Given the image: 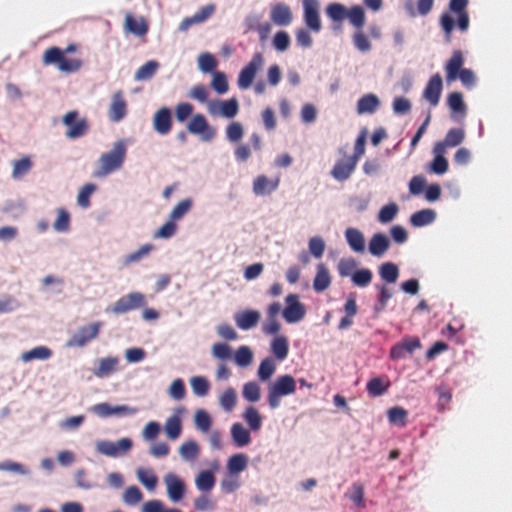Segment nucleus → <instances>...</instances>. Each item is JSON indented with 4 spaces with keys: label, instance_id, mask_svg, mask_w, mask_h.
Here are the masks:
<instances>
[{
    "label": "nucleus",
    "instance_id": "obj_1",
    "mask_svg": "<svg viewBox=\"0 0 512 512\" xmlns=\"http://www.w3.org/2000/svg\"><path fill=\"white\" fill-rule=\"evenodd\" d=\"M76 50L75 44H69L64 50L56 46L49 47L43 53L42 62L44 65H56L63 73H74L82 67L83 62L79 58H68L65 54Z\"/></svg>",
    "mask_w": 512,
    "mask_h": 512
},
{
    "label": "nucleus",
    "instance_id": "obj_2",
    "mask_svg": "<svg viewBox=\"0 0 512 512\" xmlns=\"http://www.w3.org/2000/svg\"><path fill=\"white\" fill-rule=\"evenodd\" d=\"M127 143L124 139L116 141L111 150L103 153L98 160V168L94 172L97 177H104L119 170L126 158Z\"/></svg>",
    "mask_w": 512,
    "mask_h": 512
},
{
    "label": "nucleus",
    "instance_id": "obj_3",
    "mask_svg": "<svg viewBox=\"0 0 512 512\" xmlns=\"http://www.w3.org/2000/svg\"><path fill=\"white\" fill-rule=\"evenodd\" d=\"M463 63L464 58L462 52L455 50L445 65L446 80L450 83L459 78L463 86L472 88L476 83L475 75L472 70L462 68Z\"/></svg>",
    "mask_w": 512,
    "mask_h": 512
},
{
    "label": "nucleus",
    "instance_id": "obj_4",
    "mask_svg": "<svg viewBox=\"0 0 512 512\" xmlns=\"http://www.w3.org/2000/svg\"><path fill=\"white\" fill-rule=\"evenodd\" d=\"M296 391V380L289 374L279 376L268 387L267 401L270 408L279 407L281 398L294 394Z\"/></svg>",
    "mask_w": 512,
    "mask_h": 512
},
{
    "label": "nucleus",
    "instance_id": "obj_5",
    "mask_svg": "<svg viewBox=\"0 0 512 512\" xmlns=\"http://www.w3.org/2000/svg\"><path fill=\"white\" fill-rule=\"evenodd\" d=\"M62 123L68 128L65 135L69 139L83 137L89 130L87 120L79 118V113L76 110L67 112L62 118Z\"/></svg>",
    "mask_w": 512,
    "mask_h": 512
},
{
    "label": "nucleus",
    "instance_id": "obj_6",
    "mask_svg": "<svg viewBox=\"0 0 512 512\" xmlns=\"http://www.w3.org/2000/svg\"><path fill=\"white\" fill-rule=\"evenodd\" d=\"M145 305V296L140 292H132L118 299L107 311H111L114 314H124Z\"/></svg>",
    "mask_w": 512,
    "mask_h": 512
},
{
    "label": "nucleus",
    "instance_id": "obj_7",
    "mask_svg": "<svg viewBox=\"0 0 512 512\" xmlns=\"http://www.w3.org/2000/svg\"><path fill=\"white\" fill-rule=\"evenodd\" d=\"M264 64V57L261 53L253 55L250 62L240 71L237 84L240 89H248Z\"/></svg>",
    "mask_w": 512,
    "mask_h": 512
},
{
    "label": "nucleus",
    "instance_id": "obj_8",
    "mask_svg": "<svg viewBox=\"0 0 512 512\" xmlns=\"http://www.w3.org/2000/svg\"><path fill=\"white\" fill-rule=\"evenodd\" d=\"M102 322H95L83 326L77 330L75 334L67 341L68 347H83L91 340L97 338Z\"/></svg>",
    "mask_w": 512,
    "mask_h": 512
},
{
    "label": "nucleus",
    "instance_id": "obj_9",
    "mask_svg": "<svg viewBox=\"0 0 512 512\" xmlns=\"http://www.w3.org/2000/svg\"><path fill=\"white\" fill-rule=\"evenodd\" d=\"M132 447V441L129 438H122L116 442L102 440L96 443V450L108 457H119L126 454Z\"/></svg>",
    "mask_w": 512,
    "mask_h": 512
},
{
    "label": "nucleus",
    "instance_id": "obj_10",
    "mask_svg": "<svg viewBox=\"0 0 512 512\" xmlns=\"http://www.w3.org/2000/svg\"><path fill=\"white\" fill-rule=\"evenodd\" d=\"M208 112L212 116L220 115L225 118H233L238 114L239 104L236 98L229 100H213L208 103Z\"/></svg>",
    "mask_w": 512,
    "mask_h": 512
},
{
    "label": "nucleus",
    "instance_id": "obj_11",
    "mask_svg": "<svg viewBox=\"0 0 512 512\" xmlns=\"http://www.w3.org/2000/svg\"><path fill=\"white\" fill-rule=\"evenodd\" d=\"M286 307L283 310V317L288 323H296L301 321L305 314L306 308L299 301L297 294H289L285 298Z\"/></svg>",
    "mask_w": 512,
    "mask_h": 512
},
{
    "label": "nucleus",
    "instance_id": "obj_12",
    "mask_svg": "<svg viewBox=\"0 0 512 512\" xmlns=\"http://www.w3.org/2000/svg\"><path fill=\"white\" fill-rule=\"evenodd\" d=\"M187 130L191 134L201 135L202 140L210 141L214 138L216 130L209 126L207 119L202 114L192 116L187 124Z\"/></svg>",
    "mask_w": 512,
    "mask_h": 512
},
{
    "label": "nucleus",
    "instance_id": "obj_13",
    "mask_svg": "<svg viewBox=\"0 0 512 512\" xmlns=\"http://www.w3.org/2000/svg\"><path fill=\"white\" fill-rule=\"evenodd\" d=\"M421 347V342L417 337L407 336L399 343H396L390 349V358L393 360H400L407 355L414 353L416 349Z\"/></svg>",
    "mask_w": 512,
    "mask_h": 512
},
{
    "label": "nucleus",
    "instance_id": "obj_14",
    "mask_svg": "<svg viewBox=\"0 0 512 512\" xmlns=\"http://www.w3.org/2000/svg\"><path fill=\"white\" fill-rule=\"evenodd\" d=\"M304 22L312 31L319 32L322 28L318 0H303Z\"/></svg>",
    "mask_w": 512,
    "mask_h": 512
},
{
    "label": "nucleus",
    "instance_id": "obj_15",
    "mask_svg": "<svg viewBox=\"0 0 512 512\" xmlns=\"http://www.w3.org/2000/svg\"><path fill=\"white\" fill-rule=\"evenodd\" d=\"M164 483L170 500L173 502L182 500L185 494V483L180 477L174 473H168L164 477Z\"/></svg>",
    "mask_w": 512,
    "mask_h": 512
},
{
    "label": "nucleus",
    "instance_id": "obj_16",
    "mask_svg": "<svg viewBox=\"0 0 512 512\" xmlns=\"http://www.w3.org/2000/svg\"><path fill=\"white\" fill-rule=\"evenodd\" d=\"M468 3L469 0H450L449 3V11L456 14L457 26L461 32H466L469 28Z\"/></svg>",
    "mask_w": 512,
    "mask_h": 512
},
{
    "label": "nucleus",
    "instance_id": "obj_17",
    "mask_svg": "<svg viewBox=\"0 0 512 512\" xmlns=\"http://www.w3.org/2000/svg\"><path fill=\"white\" fill-rule=\"evenodd\" d=\"M153 128L160 135H166L171 131L172 116L168 107H162L156 111L153 116Z\"/></svg>",
    "mask_w": 512,
    "mask_h": 512
},
{
    "label": "nucleus",
    "instance_id": "obj_18",
    "mask_svg": "<svg viewBox=\"0 0 512 512\" xmlns=\"http://www.w3.org/2000/svg\"><path fill=\"white\" fill-rule=\"evenodd\" d=\"M443 84L442 78L439 73L433 75L423 92V97L432 105L436 106L439 103Z\"/></svg>",
    "mask_w": 512,
    "mask_h": 512
},
{
    "label": "nucleus",
    "instance_id": "obj_19",
    "mask_svg": "<svg viewBox=\"0 0 512 512\" xmlns=\"http://www.w3.org/2000/svg\"><path fill=\"white\" fill-rule=\"evenodd\" d=\"M465 139V131L463 128L450 129L444 140L436 142L435 146L440 153H446L447 148H452L460 145Z\"/></svg>",
    "mask_w": 512,
    "mask_h": 512
},
{
    "label": "nucleus",
    "instance_id": "obj_20",
    "mask_svg": "<svg viewBox=\"0 0 512 512\" xmlns=\"http://www.w3.org/2000/svg\"><path fill=\"white\" fill-rule=\"evenodd\" d=\"M270 18L278 26H288L293 20V14L287 4L277 3L271 8Z\"/></svg>",
    "mask_w": 512,
    "mask_h": 512
},
{
    "label": "nucleus",
    "instance_id": "obj_21",
    "mask_svg": "<svg viewBox=\"0 0 512 512\" xmlns=\"http://www.w3.org/2000/svg\"><path fill=\"white\" fill-rule=\"evenodd\" d=\"M126 101L123 97L122 91H117L113 94L112 103L109 108V117L114 122H119L126 115Z\"/></svg>",
    "mask_w": 512,
    "mask_h": 512
},
{
    "label": "nucleus",
    "instance_id": "obj_22",
    "mask_svg": "<svg viewBox=\"0 0 512 512\" xmlns=\"http://www.w3.org/2000/svg\"><path fill=\"white\" fill-rule=\"evenodd\" d=\"M261 315L256 310H244L240 313H237L234 317L236 325L242 330H249L255 327Z\"/></svg>",
    "mask_w": 512,
    "mask_h": 512
},
{
    "label": "nucleus",
    "instance_id": "obj_23",
    "mask_svg": "<svg viewBox=\"0 0 512 512\" xmlns=\"http://www.w3.org/2000/svg\"><path fill=\"white\" fill-rule=\"evenodd\" d=\"M356 164L357 162L355 158L348 157L346 159L339 160L333 167V177L340 181L348 179L355 169Z\"/></svg>",
    "mask_w": 512,
    "mask_h": 512
},
{
    "label": "nucleus",
    "instance_id": "obj_24",
    "mask_svg": "<svg viewBox=\"0 0 512 512\" xmlns=\"http://www.w3.org/2000/svg\"><path fill=\"white\" fill-rule=\"evenodd\" d=\"M124 28L127 32L136 36H144L148 32V23L143 17L135 18L128 13L125 16Z\"/></svg>",
    "mask_w": 512,
    "mask_h": 512
},
{
    "label": "nucleus",
    "instance_id": "obj_25",
    "mask_svg": "<svg viewBox=\"0 0 512 512\" xmlns=\"http://www.w3.org/2000/svg\"><path fill=\"white\" fill-rule=\"evenodd\" d=\"M331 285V275L325 264L320 263L317 265L316 275L313 280V289L321 293L329 288Z\"/></svg>",
    "mask_w": 512,
    "mask_h": 512
},
{
    "label": "nucleus",
    "instance_id": "obj_26",
    "mask_svg": "<svg viewBox=\"0 0 512 512\" xmlns=\"http://www.w3.org/2000/svg\"><path fill=\"white\" fill-rule=\"evenodd\" d=\"M390 241L383 233H376L369 241V252L376 257H381L388 250Z\"/></svg>",
    "mask_w": 512,
    "mask_h": 512
},
{
    "label": "nucleus",
    "instance_id": "obj_27",
    "mask_svg": "<svg viewBox=\"0 0 512 512\" xmlns=\"http://www.w3.org/2000/svg\"><path fill=\"white\" fill-rule=\"evenodd\" d=\"M391 383L387 377L371 378L366 384V390L372 397H378L385 394Z\"/></svg>",
    "mask_w": 512,
    "mask_h": 512
},
{
    "label": "nucleus",
    "instance_id": "obj_28",
    "mask_svg": "<svg viewBox=\"0 0 512 512\" xmlns=\"http://www.w3.org/2000/svg\"><path fill=\"white\" fill-rule=\"evenodd\" d=\"M380 106L379 98L375 94H366L362 96L357 102L358 114H372Z\"/></svg>",
    "mask_w": 512,
    "mask_h": 512
},
{
    "label": "nucleus",
    "instance_id": "obj_29",
    "mask_svg": "<svg viewBox=\"0 0 512 512\" xmlns=\"http://www.w3.org/2000/svg\"><path fill=\"white\" fill-rule=\"evenodd\" d=\"M346 240L354 252L361 253L365 250V239L361 231L356 228H347L345 231Z\"/></svg>",
    "mask_w": 512,
    "mask_h": 512
},
{
    "label": "nucleus",
    "instance_id": "obj_30",
    "mask_svg": "<svg viewBox=\"0 0 512 512\" xmlns=\"http://www.w3.org/2000/svg\"><path fill=\"white\" fill-rule=\"evenodd\" d=\"M436 212L432 209H422L413 213L410 217V224L413 227H423L434 222Z\"/></svg>",
    "mask_w": 512,
    "mask_h": 512
},
{
    "label": "nucleus",
    "instance_id": "obj_31",
    "mask_svg": "<svg viewBox=\"0 0 512 512\" xmlns=\"http://www.w3.org/2000/svg\"><path fill=\"white\" fill-rule=\"evenodd\" d=\"M118 364V357L101 358L98 367L94 370V375L100 378L106 377L117 370Z\"/></svg>",
    "mask_w": 512,
    "mask_h": 512
},
{
    "label": "nucleus",
    "instance_id": "obj_32",
    "mask_svg": "<svg viewBox=\"0 0 512 512\" xmlns=\"http://www.w3.org/2000/svg\"><path fill=\"white\" fill-rule=\"evenodd\" d=\"M231 437L238 447H244L251 442L249 431L240 423H234L231 427Z\"/></svg>",
    "mask_w": 512,
    "mask_h": 512
},
{
    "label": "nucleus",
    "instance_id": "obj_33",
    "mask_svg": "<svg viewBox=\"0 0 512 512\" xmlns=\"http://www.w3.org/2000/svg\"><path fill=\"white\" fill-rule=\"evenodd\" d=\"M248 456L243 453L232 455L227 462V470L230 474H238L248 466Z\"/></svg>",
    "mask_w": 512,
    "mask_h": 512
},
{
    "label": "nucleus",
    "instance_id": "obj_34",
    "mask_svg": "<svg viewBox=\"0 0 512 512\" xmlns=\"http://www.w3.org/2000/svg\"><path fill=\"white\" fill-rule=\"evenodd\" d=\"M271 352L279 361H283L289 352L288 340L285 336H277L271 342Z\"/></svg>",
    "mask_w": 512,
    "mask_h": 512
},
{
    "label": "nucleus",
    "instance_id": "obj_35",
    "mask_svg": "<svg viewBox=\"0 0 512 512\" xmlns=\"http://www.w3.org/2000/svg\"><path fill=\"white\" fill-rule=\"evenodd\" d=\"M52 356V351L46 346H37L21 355V360L30 362L33 360H47Z\"/></svg>",
    "mask_w": 512,
    "mask_h": 512
},
{
    "label": "nucleus",
    "instance_id": "obj_36",
    "mask_svg": "<svg viewBox=\"0 0 512 512\" xmlns=\"http://www.w3.org/2000/svg\"><path fill=\"white\" fill-rule=\"evenodd\" d=\"M179 454L183 460L193 462L200 454V447L197 442L189 440L179 447Z\"/></svg>",
    "mask_w": 512,
    "mask_h": 512
},
{
    "label": "nucleus",
    "instance_id": "obj_37",
    "mask_svg": "<svg viewBox=\"0 0 512 512\" xmlns=\"http://www.w3.org/2000/svg\"><path fill=\"white\" fill-rule=\"evenodd\" d=\"M164 430L169 439L176 440L182 432L180 417L177 415L169 417L165 422Z\"/></svg>",
    "mask_w": 512,
    "mask_h": 512
},
{
    "label": "nucleus",
    "instance_id": "obj_38",
    "mask_svg": "<svg viewBox=\"0 0 512 512\" xmlns=\"http://www.w3.org/2000/svg\"><path fill=\"white\" fill-rule=\"evenodd\" d=\"M33 166V162L29 156L22 157L19 160L13 161L12 177L14 179H21L29 173Z\"/></svg>",
    "mask_w": 512,
    "mask_h": 512
},
{
    "label": "nucleus",
    "instance_id": "obj_39",
    "mask_svg": "<svg viewBox=\"0 0 512 512\" xmlns=\"http://www.w3.org/2000/svg\"><path fill=\"white\" fill-rule=\"evenodd\" d=\"M243 418L252 431L260 430L262 426V416L255 407H247L243 413Z\"/></svg>",
    "mask_w": 512,
    "mask_h": 512
},
{
    "label": "nucleus",
    "instance_id": "obj_40",
    "mask_svg": "<svg viewBox=\"0 0 512 512\" xmlns=\"http://www.w3.org/2000/svg\"><path fill=\"white\" fill-rule=\"evenodd\" d=\"M279 179H269L264 175L257 177L253 183L254 192H271L278 187Z\"/></svg>",
    "mask_w": 512,
    "mask_h": 512
},
{
    "label": "nucleus",
    "instance_id": "obj_41",
    "mask_svg": "<svg viewBox=\"0 0 512 512\" xmlns=\"http://www.w3.org/2000/svg\"><path fill=\"white\" fill-rule=\"evenodd\" d=\"M196 486L201 491H210L215 485V476L209 470L201 471L195 480Z\"/></svg>",
    "mask_w": 512,
    "mask_h": 512
},
{
    "label": "nucleus",
    "instance_id": "obj_42",
    "mask_svg": "<svg viewBox=\"0 0 512 512\" xmlns=\"http://www.w3.org/2000/svg\"><path fill=\"white\" fill-rule=\"evenodd\" d=\"M276 371V363L271 357L263 359L258 368V378L265 382L268 381Z\"/></svg>",
    "mask_w": 512,
    "mask_h": 512
},
{
    "label": "nucleus",
    "instance_id": "obj_43",
    "mask_svg": "<svg viewBox=\"0 0 512 512\" xmlns=\"http://www.w3.org/2000/svg\"><path fill=\"white\" fill-rule=\"evenodd\" d=\"M388 420L391 424L404 427L407 424L408 412L402 407H392L387 412Z\"/></svg>",
    "mask_w": 512,
    "mask_h": 512
},
{
    "label": "nucleus",
    "instance_id": "obj_44",
    "mask_svg": "<svg viewBox=\"0 0 512 512\" xmlns=\"http://www.w3.org/2000/svg\"><path fill=\"white\" fill-rule=\"evenodd\" d=\"M433 153L434 159L430 165L431 171L439 175L444 174L448 170V161L444 157L445 153H440L435 145L433 147Z\"/></svg>",
    "mask_w": 512,
    "mask_h": 512
},
{
    "label": "nucleus",
    "instance_id": "obj_45",
    "mask_svg": "<svg viewBox=\"0 0 512 512\" xmlns=\"http://www.w3.org/2000/svg\"><path fill=\"white\" fill-rule=\"evenodd\" d=\"M379 274L388 283H395L399 277V269L392 262L383 263L379 268Z\"/></svg>",
    "mask_w": 512,
    "mask_h": 512
},
{
    "label": "nucleus",
    "instance_id": "obj_46",
    "mask_svg": "<svg viewBox=\"0 0 512 512\" xmlns=\"http://www.w3.org/2000/svg\"><path fill=\"white\" fill-rule=\"evenodd\" d=\"M158 67V62L154 60L146 62L136 71L135 79L138 81L149 80L156 73Z\"/></svg>",
    "mask_w": 512,
    "mask_h": 512
},
{
    "label": "nucleus",
    "instance_id": "obj_47",
    "mask_svg": "<svg viewBox=\"0 0 512 512\" xmlns=\"http://www.w3.org/2000/svg\"><path fill=\"white\" fill-rule=\"evenodd\" d=\"M211 87L218 94H225L229 90V83L226 74L220 71H214Z\"/></svg>",
    "mask_w": 512,
    "mask_h": 512
},
{
    "label": "nucleus",
    "instance_id": "obj_48",
    "mask_svg": "<svg viewBox=\"0 0 512 512\" xmlns=\"http://www.w3.org/2000/svg\"><path fill=\"white\" fill-rule=\"evenodd\" d=\"M194 423L199 431L206 433L211 428L212 420L205 410L199 409L195 412Z\"/></svg>",
    "mask_w": 512,
    "mask_h": 512
},
{
    "label": "nucleus",
    "instance_id": "obj_49",
    "mask_svg": "<svg viewBox=\"0 0 512 512\" xmlns=\"http://www.w3.org/2000/svg\"><path fill=\"white\" fill-rule=\"evenodd\" d=\"M346 18H348L350 23L357 29H361L365 25V13L360 6H354L349 11L347 10Z\"/></svg>",
    "mask_w": 512,
    "mask_h": 512
},
{
    "label": "nucleus",
    "instance_id": "obj_50",
    "mask_svg": "<svg viewBox=\"0 0 512 512\" xmlns=\"http://www.w3.org/2000/svg\"><path fill=\"white\" fill-rule=\"evenodd\" d=\"M219 402L221 407L230 412L234 409L237 403V394L233 388H227L220 396Z\"/></svg>",
    "mask_w": 512,
    "mask_h": 512
},
{
    "label": "nucleus",
    "instance_id": "obj_51",
    "mask_svg": "<svg viewBox=\"0 0 512 512\" xmlns=\"http://www.w3.org/2000/svg\"><path fill=\"white\" fill-rule=\"evenodd\" d=\"M190 384L193 392L197 396H206L209 392L210 384L209 381L203 376H195L190 380Z\"/></svg>",
    "mask_w": 512,
    "mask_h": 512
},
{
    "label": "nucleus",
    "instance_id": "obj_52",
    "mask_svg": "<svg viewBox=\"0 0 512 512\" xmlns=\"http://www.w3.org/2000/svg\"><path fill=\"white\" fill-rule=\"evenodd\" d=\"M198 66L204 73L214 72L217 67V60L212 54L205 52L198 57Z\"/></svg>",
    "mask_w": 512,
    "mask_h": 512
},
{
    "label": "nucleus",
    "instance_id": "obj_53",
    "mask_svg": "<svg viewBox=\"0 0 512 512\" xmlns=\"http://www.w3.org/2000/svg\"><path fill=\"white\" fill-rule=\"evenodd\" d=\"M137 477H138V480L147 489H149L151 491L155 489L157 482H158V478L152 471L140 468L137 470Z\"/></svg>",
    "mask_w": 512,
    "mask_h": 512
},
{
    "label": "nucleus",
    "instance_id": "obj_54",
    "mask_svg": "<svg viewBox=\"0 0 512 512\" xmlns=\"http://www.w3.org/2000/svg\"><path fill=\"white\" fill-rule=\"evenodd\" d=\"M69 227H70L69 213L63 208L58 209L57 218L53 223L54 230L57 232H66L69 230Z\"/></svg>",
    "mask_w": 512,
    "mask_h": 512
},
{
    "label": "nucleus",
    "instance_id": "obj_55",
    "mask_svg": "<svg viewBox=\"0 0 512 512\" xmlns=\"http://www.w3.org/2000/svg\"><path fill=\"white\" fill-rule=\"evenodd\" d=\"M399 208L395 203H389L383 206L378 213V221L380 223L391 222L398 214Z\"/></svg>",
    "mask_w": 512,
    "mask_h": 512
},
{
    "label": "nucleus",
    "instance_id": "obj_56",
    "mask_svg": "<svg viewBox=\"0 0 512 512\" xmlns=\"http://www.w3.org/2000/svg\"><path fill=\"white\" fill-rule=\"evenodd\" d=\"M242 394L247 401L257 402L261 397L260 386L254 381L247 382L243 386Z\"/></svg>",
    "mask_w": 512,
    "mask_h": 512
},
{
    "label": "nucleus",
    "instance_id": "obj_57",
    "mask_svg": "<svg viewBox=\"0 0 512 512\" xmlns=\"http://www.w3.org/2000/svg\"><path fill=\"white\" fill-rule=\"evenodd\" d=\"M447 104L455 113H465L466 106L463 95L460 92H452L448 95Z\"/></svg>",
    "mask_w": 512,
    "mask_h": 512
},
{
    "label": "nucleus",
    "instance_id": "obj_58",
    "mask_svg": "<svg viewBox=\"0 0 512 512\" xmlns=\"http://www.w3.org/2000/svg\"><path fill=\"white\" fill-rule=\"evenodd\" d=\"M192 207L191 198L181 200L171 211L169 219L172 221L180 220Z\"/></svg>",
    "mask_w": 512,
    "mask_h": 512
},
{
    "label": "nucleus",
    "instance_id": "obj_59",
    "mask_svg": "<svg viewBox=\"0 0 512 512\" xmlns=\"http://www.w3.org/2000/svg\"><path fill=\"white\" fill-rule=\"evenodd\" d=\"M221 489L223 492L230 494L235 492L241 485L239 476L236 474H228L221 481Z\"/></svg>",
    "mask_w": 512,
    "mask_h": 512
},
{
    "label": "nucleus",
    "instance_id": "obj_60",
    "mask_svg": "<svg viewBox=\"0 0 512 512\" xmlns=\"http://www.w3.org/2000/svg\"><path fill=\"white\" fill-rule=\"evenodd\" d=\"M235 362L241 367H246L251 364L253 354L249 347L241 346L235 352Z\"/></svg>",
    "mask_w": 512,
    "mask_h": 512
},
{
    "label": "nucleus",
    "instance_id": "obj_61",
    "mask_svg": "<svg viewBox=\"0 0 512 512\" xmlns=\"http://www.w3.org/2000/svg\"><path fill=\"white\" fill-rule=\"evenodd\" d=\"M143 498L141 490L137 486H129L123 493V501L127 505H136Z\"/></svg>",
    "mask_w": 512,
    "mask_h": 512
},
{
    "label": "nucleus",
    "instance_id": "obj_62",
    "mask_svg": "<svg viewBox=\"0 0 512 512\" xmlns=\"http://www.w3.org/2000/svg\"><path fill=\"white\" fill-rule=\"evenodd\" d=\"M372 272L369 269H360L352 274V281L356 286L366 287L372 280Z\"/></svg>",
    "mask_w": 512,
    "mask_h": 512
},
{
    "label": "nucleus",
    "instance_id": "obj_63",
    "mask_svg": "<svg viewBox=\"0 0 512 512\" xmlns=\"http://www.w3.org/2000/svg\"><path fill=\"white\" fill-rule=\"evenodd\" d=\"M244 135V129L241 123L232 122L226 128V137L230 142H238Z\"/></svg>",
    "mask_w": 512,
    "mask_h": 512
},
{
    "label": "nucleus",
    "instance_id": "obj_64",
    "mask_svg": "<svg viewBox=\"0 0 512 512\" xmlns=\"http://www.w3.org/2000/svg\"><path fill=\"white\" fill-rule=\"evenodd\" d=\"M327 15L334 21H342L347 16V9L339 3H332L326 9Z\"/></svg>",
    "mask_w": 512,
    "mask_h": 512
}]
</instances>
